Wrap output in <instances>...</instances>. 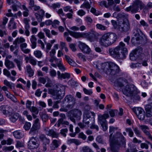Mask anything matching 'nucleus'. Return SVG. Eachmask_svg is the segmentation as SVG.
I'll use <instances>...</instances> for the list:
<instances>
[{
  "label": "nucleus",
  "instance_id": "1",
  "mask_svg": "<svg viewBox=\"0 0 152 152\" xmlns=\"http://www.w3.org/2000/svg\"><path fill=\"white\" fill-rule=\"evenodd\" d=\"M125 46V44L122 42H121L115 47L109 48L108 51L110 55L116 59L125 58L127 53V49Z\"/></svg>",
  "mask_w": 152,
  "mask_h": 152
},
{
  "label": "nucleus",
  "instance_id": "2",
  "mask_svg": "<svg viewBox=\"0 0 152 152\" xmlns=\"http://www.w3.org/2000/svg\"><path fill=\"white\" fill-rule=\"evenodd\" d=\"M111 150L112 152H118L119 147L125 143L126 140L121 133L117 132L113 139L110 138Z\"/></svg>",
  "mask_w": 152,
  "mask_h": 152
},
{
  "label": "nucleus",
  "instance_id": "3",
  "mask_svg": "<svg viewBox=\"0 0 152 152\" xmlns=\"http://www.w3.org/2000/svg\"><path fill=\"white\" fill-rule=\"evenodd\" d=\"M117 35L113 32L104 34L99 39V43L102 46L107 47L114 43L117 39Z\"/></svg>",
  "mask_w": 152,
  "mask_h": 152
},
{
  "label": "nucleus",
  "instance_id": "4",
  "mask_svg": "<svg viewBox=\"0 0 152 152\" xmlns=\"http://www.w3.org/2000/svg\"><path fill=\"white\" fill-rule=\"evenodd\" d=\"M119 71L118 66L114 63L104 62L102 63L101 73L103 72L107 75L113 76L118 73Z\"/></svg>",
  "mask_w": 152,
  "mask_h": 152
},
{
  "label": "nucleus",
  "instance_id": "5",
  "mask_svg": "<svg viewBox=\"0 0 152 152\" xmlns=\"http://www.w3.org/2000/svg\"><path fill=\"white\" fill-rule=\"evenodd\" d=\"M144 4L140 0H135L132 3V5L126 8L125 10L127 12H130L132 14L136 13L144 7Z\"/></svg>",
  "mask_w": 152,
  "mask_h": 152
},
{
  "label": "nucleus",
  "instance_id": "6",
  "mask_svg": "<svg viewBox=\"0 0 152 152\" xmlns=\"http://www.w3.org/2000/svg\"><path fill=\"white\" fill-rule=\"evenodd\" d=\"M56 92H54V90L52 89H49V92L50 94L56 96L57 99H61L64 96L65 93V88L63 85L58 84L56 85Z\"/></svg>",
  "mask_w": 152,
  "mask_h": 152
},
{
  "label": "nucleus",
  "instance_id": "7",
  "mask_svg": "<svg viewBox=\"0 0 152 152\" xmlns=\"http://www.w3.org/2000/svg\"><path fill=\"white\" fill-rule=\"evenodd\" d=\"M122 92L126 96H130L137 93V89L134 85L130 84L126 85L122 90Z\"/></svg>",
  "mask_w": 152,
  "mask_h": 152
},
{
  "label": "nucleus",
  "instance_id": "8",
  "mask_svg": "<svg viewBox=\"0 0 152 152\" xmlns=\"http://www.w3.org/2000/svg\"><path fill=\"white\" fill-rule=\"evenodd\" d=\"M72 116H69L70 120L75 124L76 121H78L81 119L82 112L81 110L78 109H74L71 111Z\"/></svg>",
  "mask_w": 152,
  "mask_h": 152
},
{
  "label": "nucleus",
  "instance_id": "9",
  "mask_svg": "<svg viewBox=\"0 0 152 152\" xmlns=\"http://www.w3.org/2000/svg\"><path fill=\"white\" fill-rule=\"evenodd\" d=\"M39 145V141L37 137H32L30 138L28 142V148L30 149L37 148Z\"/></svg>",
  "mask_w": 152,
  "mask_h": 152
},
{
  "label": "nucleus",
  "instance_id": "10",
  "mask_svg": "<svg viewBox=\"0 0 152 152\" xmlns=\"http://www.w3.org/2000/svg\"><path fill=\"white\" fill-rule=\"evenodd\" d=\"M64 100L67 101V104L66 107L69 109L72 108L76 103V99L70 95L66 96L64 98Z\"/></svg>",
  "mask_w": 152,
  "mask_h": 152
},
{
  "label": "nucleus",
  "instance_id": "11",
  "mask_svg": "<svg viewBox=\"0 0 152 152\" xmlns=\"http://www.w3.org/2000/svg\"><path fill=\"white\" fill-rule=\"evenodd\" d=\"M137 118L140 120H144L145 114L144 110L141 107H137L133 109Z\"/></svg>",
  "mask_w": 152,
  "mask_h": 152
},
{
  "label": "nucleus",
  "instance_id": "12",
  "mask_svg": "<svg viewBox=\"0 0 152 152\" xmlns=\"http://www.w3.org/2000/svg\"><path fill=\"white\" fill-rule=\"evenodd\" d=\"M86 34V38L91 42L97 39L101 35L100 34L92 30L91 32H88Z\"/></svg>",
  "mask_w": 152,
  "mask_h": 152
},
{
  "label": "nucleus",
  "instance_id": "13",
  "mask_svg": "<svg viewBox=\"0 0 152 152\" xmlns=\"http://www.w3.org/2000/svg\"><path fill=\"white\" fill-rule=\"evenodd\" d=\"M40 140L42 142L43 151H45L47 149V145H49L50 143V140L47 138L43 134H40L39 136Z\"/></svg>",
  "mask_w": 152,
  "mask_h": 152
},
{
  "label": "nucleus",
  "instance_id": "14",
  "mask_svg": "<svg viewBox=\"0 0 152 152\" xmlns=\"http://www.w3.org/2000/svg\"><path fill=\"white\" fill-rule=\"evenodd\" d=\"M146 37L145 35L140 36L139 37H134L132 38L131 42L134 45L142 44L146 40Z\"/></svg>",
  "mask_w": 152,
  "mask_h": 152
},
{
  "label": "nucleus",
  "instance_id": "15",
  "mask_svg": "<svg viewBox=\"0 0 152 152\" xmlns=\"http://www.w3.org/2000/svg\"><path fill=\"white\" fill-rule=\"evenodd\" d=\"M40 127V124L39 120L38 118H36L34 121V124L29 131V133L31 135H34L36 133V130L39 129Z\"/></svg>",
  "mask_w": 152,
  "mask_h": 152
},
{
  "label": "nucleus",
  "instance_id": "16",
  "mask_svg": "<svg viewBox=\"0 0 152 152\" xmlns=\"http://www.w3.org/2000/svg\"><path fill=\"white\" fill-rule=\"evenodd\" d=\"M78 47L83 53L89 54L91 51L90 48L85 43L79 41L78 42Z\"/></svg>",
  "mask_w": 152,
  "mask_h": 152
},
{
  "label": "nucleus",
  "instance_id": "17",
  "mask_svg": "<svg viewBox=\"0 0 152 152\" xmlns=\"http://www.w3.org/2000/svg\"><path fill=\"white\" fill-rule=\"evenodd\" d=\"M128 83V81L125 78L120 77L116 79L114 82V85L115 86L120 87H123L126 84Z\"/></svg>",
  "mask_w": 152,
  "mask_h": 152
},
{
  "label": "nucleus",
  "instance_id": "18",
  "mask_svg": "<svg viewBox=\"0 0 152 152\" xmlns=\"http://www.w3.org/2000/svg\"><path fill=\"white\" fill-rule=\"evenodd\" d=\"M10 109H11V108L8 107L7 106L1 105L0 107V112L6 116L10 115L12 113V111L10 110Z\"/></svg>",
  "mask_w": 152,
  "mask_h": 152
},
{
  "label": "nucleus",
  "instance_id": "19",
  "mask_svg": "<svg viewBox=\"0 0 152 152\" xmlns=\"http://www.w3.org/2000/svg\"><path fill=\"white\" fill-rule=\"evenodd\" d=\"M139 127L148 138L150 140L152 139V136L150 134V129L148 126L145 125H141Z\"/></svg>",
  "mask_w": 152,
  "mask_h": 152
},
{
  "label": "nucleus",
  "instance_id": "20",
  "mask_svg": "<svg viewBox=\"0 0 152 152\" xmlns=\"http://www.w3.org/2000/svg\"><path fill=\"white\" fill-rule=\"evenodd\" d=\"M93 114L92 112L87 111L83 115V123L87 125H88L90 123V121L92 119L91 117V115Z\"/></svg>",
  "mask_w": 152,
  "mask_h": 152
},
{
  "label": "nucleus",
  "instance_id": "21",
  "mask_svg": "<svg viewBox=\"0 0 152 152\" xmlns=\"http://www.w3.org/2000/svg\"><path fill=\"white\" fill-rule=\"evenodd\" d=\"M45 11L42 9L39 10L37 12L35 13L34 15L38 22H41L42 21L45 15Z\"/></svg>",
  "mask_w": 152,
  "mask_h": 152
},
{
  "label": "nucleus",
  "instance_id": "22",
  "mask_svg": "<svg viewBox=\"0 0 152 152\" xmlns=\"http://www.w3.org/2000/svg\"><path fill=\"white\" fill-rule=\"evenodd\" d=\"M70 34L75 38L83 37L86 38V33L76 32L74 31H68Z\"/></svg>",
  "mask_w": 152,
  "mask_h": 152
},
{
  "label": "nucleus",
  "instance_id": "23",
  "mask_svg": "<svg viewBox=\"0 0 152 152\" xmlns=\"http://www.w3.org/2000/svg\"><path fill=\"white\" fill-rule=\"evenodd\" d=\"M146 116L151 117L152 116V106L150 104L146 105L145 107Z\"/></svg>",
  "mask_w": 152,
  "mask_h": 152
},
{
  "label": "nucleus",
  "instance_id": "24",
  "mask_svg": "<svg viewBox=\"0 0 152 152\" xmlns=\"http://www.w3.org/2000/svg\"><path fill=\"white\" fill-rule=\"evenodd\" d=\"M109 117V115L107 113H105L102 115H98V121L100 124L107 122L106 119Z\"/></svg>",
  "mask_w": 152,
  "mask_h": 152
},
{
  "label": "nucleus",
  "instance_id": "25",
  "mask_svg": "<svg viewBox=\"0 0 152 152\" xmlns=\"http://www.w3.org/2000/svg\"><path fill=\"white\" fill-rule=\"evenodd\" d=\"M61 144V142L60 140L56 139L53 140L51 145V149L53 150H55L56 148H58Z\"/></svg>",
  "mask_w": 152,
  "mask_h": 152
},
{
  "label": "nucleus",
  "instance_id": "26",
  "mask_svg": "<svg viewBox=\"0 0 152 152\" xmlns=\"http://www.w3.org/2000/svg\"><path fill=\"white\" fill-rule=\"evenodd\" d=\"M9 117V119L11 121L13 122H15L18 118L19 114L18 113H13L12 112L10 115H8Z\"/></svg>",
  "mask_w": 152,
  "mask_h": 152
},
{
  "label": "nucleus",
  "instance_id": "27",
  "mask_svg": "<svg viewBox=\"0 0 152 152\" xmlns=\"http://www.w3.org/2000/svg\"><path fill=\"white\" fill-rule=\"evenodd\" d=\"M4 64L8 69H12L15 67V64L13 62L8 59H5Z\"/></svg>",
  "mask_w": 152,
  "mask_h": 152
},
{
  "label": "nucleus",
  "instance_id": "28",
  "mask_svg": "<svg viewBox=\"0 0 152 152\" xmlns=\"http://www.w3.org/2000/svg\"><path fill=\"white\" fill-rule=\"evenodd\" d=\"M133 51L138 59H142V58L143 54L142 53V49L141 48L136 49Z\"/></svg>",
  "mask_w": 152,
  "mask_h": 152
},
{
  "label": "nucleus",
  "instance_id": "29",
  "mask_svg": "<svg viewBox=\"0 0 152 152\" xmlns=\"http://www.w3.org/2000/svg\"><path fill=\"white\" fill-rule=\"evenodd\" d=\"M47 134L53 138H57L58 136V134L54 131L53 129L49 130L48 131Z\"/></svg>",
  "mask_w": 152,
  "mask_h": 152
},
{
  "label": "nucleus",
  "instance_id": "30",
  "mask_svg": "<svg viewBox=\"0 0 152 152\" xmlns=\"http://www.w3.org/2000/svg\"><path fill=\"white\" fill-rule=\"evenodd\" d=\"M132 32L134 37H139L144 35L140 29H133Z\"/></svg>",
  "mask_w": 152,
  "mask_h": 152
},
{
  "label": "nucleus",
  "instance_id": "31",
  "mask_svg": "<svg viewBox=\"0 0 152 152\" xmlns=\"http://www.w3.org/2000/svg\"><path fill=\"white\" fill-rule=\"evenodd\" d=\"M122 25H119L122 28H129V23L127 19H123Z\"/></svg>",
  "mask_w": 152,
  "mask_h": 152
},
{
  "label": "nucleus",
  "instance_id": "32",
  "mask_svg": "<svg viewBox=\"0 0 152 152\" xmlns=\"http://www.w3.org/2000/svg\"><path fill=\"white\" fill-rule=\"evenodd\" d=\"M30 41L31 43V46L33 49L35 48L37 46V43L36 42L37 41V38L35 37L33 35L31 36L30 39Z\"/></svg>",
  "mask_w": 152,
  "mask_h": 152
},
{
  "label": "nucleus",
  "instance_id": "33",
  "mask_svg": "<svg viewBox=\"0 0 152 152\" xmlns=\"http://www.w3.org/2000/svg\"><path fill=\"white\" fill-rule=\"evenodd\" d=\"M3 82L4 85L8 87L10 89H12L15 88L14 84L9 82L7 80H4Z\"/></svg>",
  "mask_w": 152,
  "mask_h": 152
},
{
  "label": "nucleus",
  "instance_id": "34",
  "mask_svg": "<svg viewBox=\"0 0 152 152\" xmlns=\"http://www.w3.org/2000/svg\"><path fill=\"white\" fill-rule=\"evenodd\" d=\"M25 41V39L22 37H18L13 42V44L15 45V47H18V43H20L24 42Z\"/></svg>",
  "mask_w": 152,
  "mask_h": 152
},
{
  "label": "nucleus",
  "instance_id": "35",
  "mask_svg": "<svg viewBox=\"0 0 152 152\" xmlns=\"http://www.w3.org/2000/svg\"><path fill=\"white\" fill-rule=\"evenodd\" d=\"M14 61L16 63L18 69L20 71L21 70L22 68L21 66L23 65V61L22 60H19L17 58H15L14 59Z\"/></svg>",
  "mask_w": 152,
  "mask_h": 152
},
{
  "label": "nucleus",
  "instance_id": "36",
  "mask_svg": "<svg viewBox=\"0 0 152 152\" xmlns=\"http://www.w3.org/2000/svg\"><path fill=\"white\" fill-rule=\"evenodd\" d=\"M8 18L6 17H4L3 18V20L0 22V28H5V26L7 23Z\"/></svg>",
  "mask_w": 152,
  "mask_h": 152
},
{
  "label": "nucleus",
  "instance_id": "37",
  "mask_svg": "<svg viewBox=\"0 0 152 152\" xmlns=\"http://www.w3.org/2000/svg\"><path fill=\"white\" fill-rule=\"evenodd\" d=\"M67 143L68 144L74 143L76 145H78L81 143L79 140L75 139H70L68 140Z\"/></svg>",
  "mask_w": 152,
  "mask_h": 152
},
{
  "label": "nucleus",
  "instance_id": "38",
  "mask_svg": "<svg viewBox=\"0 0 152 152\" xmlns=\"http://www.w3.org/2000/svg\"><path fill=\"white\" fill-rule=\"evenodd\" d=\"M65 58L67 62L71 66H75L76 63L69 56L65 55Z\"/></svg>",
  "mask_w": 152,
  "mask_h": 152
},
{
  "label": "nucleus",
  "instance_id": "39",
  "mask_svg": "<svg viewBox=\"0 0 152 152\" xmlns=\"http://www.w3.org/2000/svg\"><path fill=\"white\" fill-rule=\"evenodd\" d=\"M13 133L15 137L17 139H20L22 137V132L19 131L17 130L13 132Z\"/></svg>",
  "mask_w": 152,
  "mask_h": 152
},
{
  "label": "nucleus",
  "instance_id": "40",
  "mask_svg": "<svg viewBox=\"0 0 152 152\" xmlns=\"http://www.w3.org/2000/svg\"><path fill=\"white\" fill-rule=\"evenodd\" d=\"M26 71L29 74V76L30 77H32L34 74V71L33 70L31 66L30 65H28L26 66Z\"/></svg>",
  "mask_w": 152,
  "mask_h": 152
},
{
  "label": "nucleus",
  "instance_id": "41",
  "mask_svg": "<svg viewBox=\"0 0 152 152\" xmlns=\"http://www.w3.org/2000/svg\"><path fill=\"white\" fill-rule=\"evenodd\" d=\"M48 5L50 7L52 8L54 10L57 8H59L61 7V4L59 3H57L52 4L51 5H49L47 3Z\"/></svg>",
  "mask_w": 152,
  "mask_h": 152
},
{
  "label": "nucleus",
  "instance_id": "42",
  "mask_svg": "<svg viewBox=\"0 0 152 152\" xmlns=\"http://www.w3.org/2000/svg\"><path fill=\"white\" fill-rule=\"evenodd\" d=\"M91 7V5L88 1H86L83 3L80 7L81 8H85L89 9Z\"/></svg>",
  "mask_w": 152,
  "mask_h": 152
},
{
  "label": "nucleus",
  "instance_id": "43",
  "mask_svg": "<svg viewBox=\"0 0 152 152\" xmlns=\"http://www.w3.org/2000/svg\"><path fill=\"white\" fill-rule=\"evenodd\" d=\"M23 9L24 10L23 12V15L24 17H27L28 16L29 10L28 8L26 7L25 5L23 4L22 5Z\"/></svg>",
  "mask_w": 152,
  "mask_h": 152
},
{
  "label": "nucleus",
  "instance_id": "44",
  "mask_svg": "<svg viewBox=\"0 0 152 152\" xmlns=\"http://www.w3.org/2000/svg\"><path fill=\"white\" fill-rule=\"evenodd\" d=\"M129 56L130 59L132 61H135L138 58L134 51L130 53Z\"/></svg>",
  "mask_w": 152,
  "mask_h": 152
},
{
  "label": "nucleus",
  "instance_id": "45",
  "mask_svg": "<svg viewBox=\"0 0 152 152\" xmlns=\"http://www.w3.org/2000/svg\"><path fill=\"white\" fill-rule=\"evenodd\" d=\"M57 66L59 69L62 72H64L66 70V68L61 63L60 60H59V63L57 64Z\"/></svg>",
  "mask_w": 152,
  "mask_h": 152
},
{
  "label": "nucleus",
  "instance_id": "46",
  "mask_svg": "<svg viewBox=\"0 0 152 152\" xmlns=\"http://www.w3.org/2000/svg\"><path fill=\"white\" fill-rule=\"evenodd\" d=\"M141 66V63L137 62L136 63H131L130 65V66L132 69L139 67Z\"/></svg>",
  "mask_w": 152,
  "mask_h": 152
},
{
  "label": "nucleus",
  "instance_id": "47",
  "mask_svg": "<svg viewBox=\"0 0 152 152\" xmlns=\"http://www.w3.org/2000/svg\"><path fill=\"white\" fill-rule=\"evenodd\" d=\"M82 151V152H94L91 148L87 146L83 147Z\"/></svg>",
  "mask_w": 152,
  "mask_h": 152
},
{
  "label": "nucleus",
  "instance_id": "48",
  "mask_svg": "<svg viewBox=\"0 0 152 152\" xmlns=\"http://www.w3.org/2000/svg\"><path fill=\"white\" fill-rule=\"evenodd\" d=\"M134 94L132 96H131L132 97V99L133 100L134 102H135L136 101H140V96L137 94Z\"/></svg>",
  "mask_w": 152,
  "mask_h": 152
},
{
  "label": "nucleus",
  "instance_id": "49",
  "mask_svg": "<svg viewBox=\"0 0 152 152\" xmlns=\"http://www.w3.org/2000/svg\"><path fill=\"white\" fill-rule=\"evenodd\" d=\"M8 27H10L11 26H12V28H16V24L15 23L13 19H11L10 21L8 23Z\"/></svg>",
  "mask_w": 152,
  "mask_h": 152
},
{
  "label": "nucleus",
  "instance_id": "50",
  "mask_svg": "<svg viewBox=\"0 0 152 152\" xmlns=\"http://www.w3.org/2000/svg\"><path fill=\"white\" fill-rule=\"evenodd\" d=\"M30 21V19L28 18H25L24 19L23 21L25 24V28H29V25L28 23Z\"/></svg>",
  "mask_w": 152,
  "mask_h": 152
},
{
  "label": "nucleus",
  "instance_id": "51",
  "mask_svg": "<svg viewBox=\"0 0 152 152\" xmlns=\"http://www.w3.org/2000/svg\"><path fill=\"white\" fill-rule=\"evenodd\" d=\"M125 130L127 132H128L129 135L130 137H133L134 133L131 128H126L125 129Z\"/></svg>",
  "mask_w": 152,
  "mask_h": 152
},
{
  "label": "nucleus",
  "instance_id": "52",
  "mask_svg": "<svg viewBox=\"0 0 152 152\" xmlns=\"http://www.w3.org/2000/svg\"><path fill=\"white\" fill-rule=\"evenodd\" d=\"M29 110L31 112L34 113L36 114H37L39 113V110L35 107L32 106Z\"/></svg>",
  "mask_w": 152,
  "mask_h": 152
},
{
  "label": "nucleus",
  "instance_id": "53",
  "mask_svg": "<svg viewBox=\"0 0 152 152\" xmlns=\"http://www.w3.org/2000/svg\"><path fill=\"white\" fill-rule=\"evenodd\" d=\"M71 7L69 6H67L63 7V10L65 12H67L68 11H69L70 12L73 13V11L72 9H71Z\"/></svg>",
  "mask_w": 152,
  "mask_h": 152
},
{
  "label": "nucleus",
  "instance_id": "54",
  "mask_svg": "<svg viewBox=\"0 0 152 152\" xmlns=\"http://www.w3.org/2000/svg\"><path fill=\"white\" fill-rule=\"evenodd\" d=\"M31 124L30 122H26L24 124L23 128L26 130H28L31 126Z\"/></svg>",
  "mask_w": 152,
  "mask_h": 152
},
{
  "label": "nucleus",
  "instance_id": "55",
  "mask_svg": "<svg viewBox=\"0 0 152 152\" xmlns=\"http://www.w3.org/2000/svg\"><path fill=\"white\" fill-rule=\"evenodd\" d=\"M34 54L35 56L38 58H40L42 56V53L41 51L39 50H37L34 51Z\"/></svg>",
  "mask_w": 152,
  "mask_h": 152
},
{
  "label": "nucleus",
  "instance_id": "56",
  "mask_svg": "<svg viewBox=\"0 0 152 152\" xmlns=\"http://www.w3.org/2000/svg\"><path fill=\"white\" fill-rule=\"evenodd\" d=\"M133 130L135 134L138 137H140L141 134L140 131L137 127H132Z\"/></svg>",
  "mask_w": 152,
  "mask_h": 152
},
{
  "label": "nucleus",
  "instance_id": "57",
  "mask_svg": "<svg viewBox=\"0 0 152 152\" xmlns=\"http://www.w3.org/2000/svg\"><path fill=\"white\" fill-rule=\"evenodd\" d=\"M15 146L17 148H21L24 147V144L22 142L17 141L16 144Z\"/></svg>",
  "mask_w": 152,
  "mask_h": 152
},
{
  "label": "nucleus",
  "instance_id": "58",
  "mask_svg": "<svg viewBox=\"0 0 152 152\" xmlns=\"http://www.w3.org/2000/svg\"><path fill=\"white\" fill-rule=\"evenodd\" d=\"M77 13L78 15L80 16H83L86 14V12L83 10L81 9L79 10L77 12Z\"/></svg>",
  "mask_w": 152,
  "mask_h": 152
},
{
  "label": "nucleus",
  "instance_id": "59",
  "mask_svg": "<svg viewBox=\"0 0 152 152\" xmlns=\"http://www.w3.org/2000/svg\"><path fill=\"white\" fill-rule=\"evenodd\" d=\"M7 132V130L0 128V139H1L3 138L4 136L3 133Z\"/></svg>",
  "mask_w": 152,
  "mask_h": 152
},
{
  "label": "nucleus",
  "instance_id": "60",
  "mask_svg": "<svg viewBox=\"0 0 152 152\" xmlns=\"http://www.w3.org/2000/svg\"><path fill=\"white\" fill-rule=\"evenodd\" d=\"M62 78L64 79L66 78L69 79L70 77V74L67 73H65L61 74Z\"/></svg>",
  "mask_w": 152,
  "mask_h": 152
},
{
  "label": "nucleus",
  "instance_id": "61",
  "mask_svg": "<svg viewBox=\"0 0 152 152\" xmlns=\"http://www.w3.org/2000/svg\"><path fill=\"white\" fill-rule=\"evenodd\" d=\"M77 55L79 58L81 60L83 61H86L85 56L83 55L82 53H79L77 54Z\"/></svg>",
  "mask_w": 152,
  "mask_h": 152
},
{
  "label": "nucleus",
  "instance_id": "62",
  "mask_svg": "<svg viewBox=\"0 0 152 152\" xmlns=\"http://www.w3.org/2000/svg\"><path fill=\"white\" fill-rule=\"evenodd\" d=\"M44 42L46 44V52L47 53H48L49 50L50 49L52 45L50 43H46L45 41Z\"/></svg>",
  "mask_w": 152,
  "mask_h": 152
},
{
  "label": "nucleus",
  "instance_id": "63",
  "mask_svg": "<svg viewBox=\"0 0 152 152\" xmlns=\"http://www.w3.org/2000/svg\"><path fill=\"white\" fill-rule=\"evenodd\" d=\"M68 132V129L66 128L62 129L61 130L60 133L64 137H65L66 136V133Z\"/></svg>",
  "mask_w": 152,
  "mask_h": 152
},
{
  "label": "nucleus",
  "instance_id": "64",
  "mask_svg": "<svg viewBox=\"0 0 152 152\" xmlns=\"http://www.w3.org/2000/svg\"><path fill=\"white\" fill-rule=\"evenodd\" d=\"M78 137L83 140H85L86 138V136L83 132H80L79 134Z\"/></svg>",
  "mask_w": 152,
  "mask_h": 152
}]
</instances>
